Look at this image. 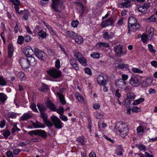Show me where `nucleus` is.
Segmentation results:
<instances>
[{
  "label": "nucleus",
  "mask_w": 157,
  "mask_h": 157,
  "mask_svg": "<svg viewBox=\"0 0 157 157\" xmlns=\"http://www.w3.org/2000/svg\"><path fill=\"white\" fill-rule=\"evenodd\" d=\"M59 117L62 121H67L68 120L67 117L63 114H61L59 116Z\"/></svg>",
  "instance_id": "69168bd1"
},
{
  "label": "nucleus",
  "mask_w": 157,
  "mask_h": 157,
  "mask_svg": "<svg viewBox=\"0 0 157 157\" xmlns=\"http://www.w3.org/2000/svg\"><path fill=\"white\" fill-rule=\"evenodd\" d=\"M156 15H153L151 16L150 17L148 18L147 19L150 22H155L157 21V19H156Z\"/></svg>",
  "instance_id": "37998d69"
},
{
  "label": "nucleus",
  "mask_w": 157,
  "mask_h": 157,
  "mask_svg": "<svg viewBox=\"0 0 157 157\" xmlns=\"http://www.w3.org/2000/svg\"><path fill=\"white\" fill-rule=\"evenodd\" d=\"M78 24V21L77 20L73 21L71 23V25L74 27H77Z\"/></svg>",
  "instance_id": "0e129e2a"
},
{
  "label": "nucleus",
  "mask_w": 157,
  "mask_h": 157,
  "mask_svg": "<svg viewBox=\"0 0 157 157\" xmlns=\"http://www.w3.org/2000/svg\"><path fill=\"white\" fill-rule=\"evenodd\" d=\"M18 76L20 80L24 81L25 80V74L21 72H20L19 73Z\"/></svg>",
  "instance_id": "a19ab883"
},
{
  "label": "nucleus",
  "mask_w": 157,
  "mask_h": 157,
  "mask_svg": "<svg viewBox=\"0 0 157 157\" xmlns=\"http://www.w3.org/2000/svg\"><path fill=\"white\" fill-rule=\"evenodd\" d=\"M37 130H35L29 131L28 133L31 136H33L34 135H37Z\"/></svg>",
  "instance_id": "6e6d98bb"
},
{
  "label": "nucleus",
  "mask_w": 157,
  "mask_h": 157,
  "mask_svg": "<svg viewBox=\"0 0 157 157\" xmlns=\"http://www.w3.org/2000/svg\"><path fill=\"white\" fill-rule=\"evenodd\" d=\"M76 34V33L72 31H68L66 32L67 35L73 39L75 38Z\"/></svg>",
  "instance_id": "c9c22d12"
},
{
  "label": "nucleus",
  "mask_w": 157,
  "mask_h": 157,
  "mask_svg": "<svg viewBox=\"0 0 157 157\" xmlns=\"http://www.w3.org/2000/svg\"><path fill=\"white\" fill-rule=\"evenodd\" d=\"M114 33L110 32L109 33L105 32L103 33V37L105 40H110L112 39L114 36Z\"/></svg>",
  "instance_id": "f8f14e48"
},
{
  "label": "nucleus",
  "mask_w": 157,
  "mask_h": 157,
  "mask_svg": "<svg viewBox=\"0 0 157 157\" xmlns=\"http://www.w3.org/2000/svg\"><path fill=\"white\" fill-rule=\"evenodd\" d=\"M24 40V38L22 36H19L18 37L17 42L19 44H22Z\"/></svg>",
  "instance_id": "603ef678"
},
{
  "label": "nucleus",
  "mask_w": 157,
  "mask_h": 157,
  "mask_svg": "<svg viewBox=\"0 0 157 157\" xmlns=\"http://www.w3.org/2000/svg\"><path fill=\"white\" fill-rule=\"evenodd\" d=\"M2 135L6 138L10 134V131L8 130H4L2 131Z\"/></svg>",
  "instance_id": "ea45409f"
},
{
  "label": "nucleus",
  "mask_w": 157,
  "mask_h": 157,
  "mask_svg": "<svg viewBox=\"0 0 157 157\" xmlns=\"http://www.w3.org/2000/svg\"><path fill=\"white\" fill-rule=\"evenodd\" d=\"M79 63L82 66H86L87 65V64L86 63V60L84 58H83L82 59H81L78 61Z\"/></svg>",
  "instance_id": "c03bdc74"
},
{
  "label": "nucleus",
  "mask_w": 157,
  "mask_h": 157,
  "mask_svg": "<svg viewBox=\"0 0 157 157\" xmlns=\"http://www.w3.org/2000/svg\"><path fill=\"white\" fill-rule=\"evenodd\" d=\"M75 97L80 102H83L84 101V98L83 97L78 93H76L75 94Z\"/></svg>",
  "instance_id": "e433bc0d"
},
{
  "label": "nucleus",
  "mask_w": 157,
  "mask_h": 157,
  "mask_svg": "<svg viewBox=\"0 0 157 157\" xmlns=\"http://www.w3.org/2000/svg\"><path fill=\"white\" fill-rule=\"evenodd\" d=\"M46 105L47 107L52 111H56V108L55 105L50 100H48L46 102Z\"/></svg>",
  "instance_id": "4468645a"
},
{
  "label": "nucleus",
  "mask_w": 157,
  "mask_h": 157,
  "mask_svg": "<svg viewBox=\"0 0 157 157\" xmlns=\"http://www.w3.org/2000/svg\"><path fill=\"white\" fill-rule=\"evenodd\" d=\"M97 45L100 48L103 47L106 48H108L109 49H110L109 45V44L107 43L101 42L98 43Z\"/></svg>",
  "instance_id": "c85d7f7f"
},
{
  "label": "nucleus",
  "mask_w": 157,
  "mask_h": 157,
  "mask_svg": "<svg viewBox=\"0 0 157 157\" xmlns=\"http://www.w3.org/2000/svg\"><path fill=\"white\" fill-rule=\"evenodd\" d=\"M47 52L50 56H53L55 55V52L54 50L51 48H47Z\"/></svg>",
  "instance_id": "58836bf2"
},
{
  "label": "nucleus",
  "mask_w": 157,
  "mask_h": 157,
  "mask_svg": "<svg viewBox=\"0 0 157 157\" xmlns=\"http://www.w3.org/2000/svg\"><path fill=\"white\" fill-rule=\"evenodd\" d=\"M30 108L35 112H38V111L36 108V104L33 103L31 104L30 105Z\"/></svg>",
  "instance_id": "bf43d9fd"
},
{
  "label": "nucleus",
  "mask_w": 157,
  "mask_h": 157,
  "mask_svg": "<svg viewBox=\"0 0 157 157\" xmlns=\"http://www.w3.org/2000/svg\"><path fill=\"white\" fill-rule=\"evenodd\" d=\"M37 135L45 138L46 137L47 135L46 132L45 131L38 129L37 130Z\"/></svg>",
  "instance_id": "bb28decb"
},
{
  "label": "nucleus",
  "mask_w": 157,
  "mask_h": 157,
  "mask_svg": "<svg viewBox=\"0 0 157 157\" xmlns=\"http://www.w3.org/2000/svg\"><path fill=\"white\" fill-rule=\"evenodd\" d=\"M108 78L106 75H100L97 78V82L100 85L105 86L108 82Z\"/></svg>",
  "instance_id": "39448f33"
},
{
  "label": "nucleus",
  "mask_w": 157,
  "mask_h": 157,
  "mask_svg": "<svg viewBox=\"0 0 157 157\" xmlns=\"http://www.w3.org/2000/svg\"><path fill=\"white\" fill-rule=\"evenodd\" d=\"M114 51L115 52L116 54L118 56H121L124 55H125L126 52H123L122 50V46L121 45H118L115 46L114 47Z\"/></svg>",
  "instance_id": "0eeeda50"
},
{
  "label": "nucleus",
  "mask_w": 157,
  "mask_h": 157,
  "mask_svg": "<svg viewBox=\"0 0 157 157\" xmlns=\"http://www.w3.org/2000/svg\"><path fill=\"white\" fill-rule=\"evenodd\" d=\"M48 86L43 83L41 87L39 89V90L42 92H46L48 91Z\"/></svg>",
  "instance_id": "72a5a7b5"
},
{
  "label": "nucleus",
  "mask_w": 157,
  "mask_h": 157,
  "mask_svg": "<svg viewBox=\"0 0 157 157\" xmlns=\"http://www.w3.org/2000/svg\"><path fill=\"white\" fill-rule=\"evenodd\" d=\"M33 49L35 55L38 59L44 61L46 60L47 55L44 52L35 47H33Z\"/></svg>",
  "instance_id": "f257e3e1"
},
{
  "label": "nucleus",
  "mask_w": 157,
  "mask_h": 157,
  "mask_svg": "<svg viewBox=\"0 0 157 157\" xmlns=\"http://www.w3.org/2000/svg\"><path fill=\"white\" fill-rule=\"evenodd\" d=\"M37 105L40 113L44 112L47 110V108L44 104L38 103Z\"/></svg>",
  "instance_id": "2eb2a0df"
},
{
  "label": "nucleus",
  "mask_w": 157,
  "mask_h": 157,
  "mask_svg": "<svg viewBox=\"0 0 157 157\" xmlns=\"http://www.w3.org/2000/svg\"><path fill=\"white\" fill-rule=\"evenodd\" d=\"M32 124L35 128H44V125L37 121H36L35 122H32Z\"/></svg>",
  "instance_id": "b1692460"
},
{
  "label": "nucleus",
  "mask_w": 157,
  "mask_h": 157,
  "mask_svg": "<svg viewBox=\"0 0 157 157\" xmlns=\"http://www.w3.org/2000/svg\"><path fill=\"white\" fill-rule=\"evenodd\" d=\"M125 2L120 3V5L121 7L128 8L131 6L130 1V0H124Z\"/></svg>",
  "instance_id": "a878e982"
},
{
  "label": "nucleus",
  "mask_w": 157,
  "mask_h": 157,
  "mask_svg": "<svg viewBox=\"0 0 157 157\" xmlns=\"http://www.w3.org/2000/svg\"><path fill=\"white\" fill-rule=\"evenodd\" d=\"M7 115L9 117L11 118H15L16 117V114L14 112H9Z\"/></svg>",
  "instance_id": "a18cd8bd"
},
{
  "label": "nucleus",
  "mask_w": 157,
  "mask_h": 157,
  "mask_svg": "<svg viewBox=\"0 0 157 157\" xmlns=\"http://www.w3.org/2000/svg\"><path fill=\"white\" fill-rule=\"evenodd\" d=\"M117 149V151L119 150L117 152V155L121 156L123 154V150L122 146L120 145L118 146Z\"/></svg>",
  "instance_id": "4c0bfd02"
},
{
  "label": "nucleus",
  "mask_w": 157,
  "mask_h": 157,
  "mask_svg": "<svg viewBox=\"0 0 157 157\" xmlns=\"http://www.w3.org/2000/svg\"><path fill=\"white\" fill-rule=\"evenodd\" d=\"M152 80L149 78H146L143 81L142 83V85L143 87H145L149 86L152 82Z\"/></svg>",
  "instance_id": "4be33fe9"
},
{
  "label": "nucleus",
  "mask_w": 157,
  "mask_h": 157,
  "mask_svg": "<svg viewBox=\"0 0 157 157\" xmlns=\"http://www.w3.org/2000/svg\"><path fill=\"white\" fill-rule=\"evenodd\" d=\"M19 62L21 67L23 68H27L29 66V62H28L27 58H21Z\"/></svg>",
  "instance_id": "9d476101"
},
{
  "label": "nucleus",
  "mask_w": 157,
  "mask_h": 157,
  "mask_svg": "<svg viewBox=\"0 0 157 157\" xmlns=\"http://www.w3.org/2000/svg\"><path fill=\"white\" fill-rule=\"evenodd\" d=\"M85 72L86 73L89 75H91L92 74L91 70V69L87 67L85 68L84 69Z\"/></svg>",
  "instance_id": "e2e57ef3"
},
{
  "label": "nucleus",
  "mask_w": 157,
  "mask_h": 157,
  "mask_svg": "<svg viewBox=\"0 0 157 157\" xmlns=\"http://www.w3.org/2000/svg\"><path fill=\"white\" fill-rule=\"evenodd\" d=\"M137 24H136L135 25H128V33H130V31L134 32L137 31V28L136 26Z\"/></svg>",
  "instance_id": "a211bd4d"
},
{
  "label": "nucleus",
  "mask_w": 157,
  "mask_h": 157,
  "mask_svg": "<svg viewBox=\"0 0 157 157\" xmlns=\"http://www.w3.org/2000/svg\"><path fill=\"white\" fill-rule=\"evenodd\" d=\"M73 39L74 40L75 42L78 44H81L83 42V39L80 36H78L76 34V36Z\"/></svg>",
  "instance_id": "393cba45"
},
{
  "label": "nucleus",
  "mask_w": 157,
  "mask_h": 157,
  "mask_svg": "<svg viewBox=\"0 0 157 157\" xmlns=\"http://www.w3.org/2000/svg\"><path fill=\"white\" fill-rule=\"evenodd\" d=\"M137 20L136 18L133 16L130 17L128 19V24L131 25H135L137 24Z\"/></svg>",
  "instance_id": "f3484780"
},
{
  "label": "nucleus",
  "mask_w": 157,
  "mask_h": 157,
  "mask_svg": "<svg viewBox=\"0 0 157 157\" xmlns=\"http://www.w3.org/2000/svg\"><path fill=\"white\" fill-rule=\"evenodd\" d=\"M74 56L75 59L78 61L84 57L79 52H76Z\"/></svg>",
  "instance_id": "7c9ffc66"
},
{
  "label": "nucleus",
  "mask_w": 157,
  "mask_h": 157,
  "mask_svg": "<svg viewBox=\"0 0 157 157\" xmlns=\"http://www.w3.org/2000/svg\"><path fill=\"white\" fill-rule=\"evenodd\" d=\"M40 116L43 118L44 121L48 119V115L47 114L44 113V112L40 113Z\"/></svg>",
  "instance_id": "5fc2aeb1"
},
{
  "label": "nucleus",
  "mask_w": 157,
  "mask_h": 157,
  "mask_svg": "<svg viewBox=\"0 0 157 157\" xmlns=\"http://www.w3.org/2000/svg\"><path fill=\"white\" fill-rule=\"evenodd\" d=\"M138 148L141 151H145L146 150V147L145 146L142 144L138 145Z\"/></svg>",
  "instance_id": "13d9d810"
},
{
  "label": "nucleus",
  "mask_w": 157,
  "mask_h": 157,
  "mask_svg": "<svg viewBox=\"0 0 157 157\" xmlns=\"http://www.w3.org/2000/svg\"><path fill=\"white\" fill-rule=\"evenodd\" d=\"M141 37V40L144 43L147 44L148 40H149V37L147 34H143L142 35H140Z\"/></svg>",
  "instance_id": "c756f323"
},
{
  "label": "nucleus",
  "mask_w": 157,
  "mask_h": 157,
  "mask_svg": "<svg viewBox=\"0 0 157 157\" xmlns=\"http://www.w3.org/2000/svg\"><path fill=\"white\" fill-rule=\"evenodd\" d=\"M6 155L7 157H13V152L11 151H8L6 153Z\"/></svg>",
  "instance_id": "774afa93"
},
{
  "label": "nucleus",
  "mask_w": 157,
  "mask_h": 157,
  "mask_svg": "<svg viewBox=\"0 0 157 157\" xmlns=\"http://www.w3.org/2000/svg\"><path fill=\"white\" fill-rule=\"evenodd\" d=\"M34 52L33 47V49L31 47L26 48L23 51L24 53L27 56V58L28 56H32V55L33 53Z\"/></svg>",
  "instance_id": "ddd939ff"
},
{
  "label": "nucleus",
  "mask_w": 157,
  "mask_h": 157,
  "mask_svg": "<svg viewBox=\"0 0 157 157\" xmlns=\"http://www.w3.org/2000/svg\"><path fill=\"white\" fill-rule=\"evenodd\" d=\"M22 13L25 14L26 13V15H24L22 17V19L24 20H27L28 19V15L29 12L26 11H22Z\"/></svg>",
  "instance_id": "09e8293b"
},
{
  "label": "nucleus",
  "mask_w": 157,
  "mask_h": 157,
  "mask_svg": "<svg viewBox=\"0 0 157 157\" xmlns=\"http://www.w3.org/2000/svg\"><path fill=\"white\" fill-rule=\"evenodd\" d=\"M28 60L29 62V66L31 65L34 66L36 65V62L35 58L32 56H28L27 57Z\"/></svg>",
  "instance_id": "dca6fc26"
},
{
  "label": "nucleus",
  "mask_w": 157,
  "mask_h": 157,
  "mask_svg": "<svg viewBox=\"0 0 157 157\" xmlns=\"http://www.w3.org/2000/svg\"><path fill=\"white\" fill-rule=\"evenodd\" d=\"M118 131L121 136L124 137L126 135L128 130L127 125L125 123H121L119 124L117 127Z\"/></svg>",
  "instance_id": "f03ea898"
},
{
  "label": "nucleus",
  "mask_w": 157,
  "mask_h": 157,
  "mask_svg": "<svg viewBox=\"0 0 157 157\" xmlns=\"http://www.w3.org/2000/svg\"><path fill=\"white\" fill-rule=\"evenodd\" d=\"M55 67L58 69L60 67V62L59 59H57L56 61Z\"/></svg>",
  "instance_id": "338daca9"
},
{
  "label": "nucleus",
  "mask_w": 157,
  "mask_h": 157,
  "mask_svg": "<svg viewBox=\"0 0 157 157\" xmlns=\"http://www.w3.org/2000/svg\"><path fill=\"white\" fill-rule=\"evenodd\" d=\"M6 84L7 82L5 79L2 76H0V86H4Z\"/></svg>",
  "instance_id": "79ce46f5"
},
{
  "label": "nucleus",
  "mask_w": 157,
  "mask_h": 157,
  "mask_svg": "<svg viewBox=\"0 0 157 157\" xmlns=\"http://www.w3.org/2000/svg\"><path fill=\"white\" fill-rule=\"evenodd\" d=\"M6 95L3 93H0V101L3 103H4L5 101L7 99Z\"/></svg>",
  "instance_id": "473e14b6"
},
{
  "label": "nucleus",
  "mask_w": 157,
  "mask_h": 157,
  "mask_svg": "<svg viewBox=\"0 0 157 157\" xmlns=\"http://www.w3.org/2000/svg\"><path fill=\"white\" fill-rule=\"evenodd\" d=\"M154 29L153 28H150L148 30V32L149 34L147 35L149 37V40H151L152 38L154 33Z\"/></svg>",
  "instance_id": "f704fd0d"
},
{
  "label": "nucleus",
  "mask_w": 157,
  "mask_h": 157,
  "mask_svg": "<svg viewBox=\"0 0 157 157\" xmlns=\"http://www.w3.org/2000/svg\"><path fill=\"white\" fill-rule=\"evenodd\" d=\"M43 23L48 29L50 32H52V33L55 34L54 31L52 29L51 26L49 25L45 21H43Z\"/></svg>",
  "instance_id": "8fccbe9b"
},
{
  "label": "nucleus",
  "mask_w": 157,
  "mask_h": 157,
  "mask_svg": "<svg viewBox=\"0 0 157 157\" xmlns=\"http://www.w3.org/2000/svg\"><path fill=\"white\" fill-rule=\"evenodd\" d=\"M33 117L32 113H24L22 117H21V120L22 121H25Z\"/></svg>",
  "instance_id": "5701e85b"
},
{
  "label": "nucleus",
  "mask_w": 157,
  "mask_h": 157,
  "mask_svg": "<svg viewBox=\"0 0 157 157\" xmlns=\"http://www.w3.org/2000/svg\"><path fill=\"white\" fill-rule=\"evenodd\" d=\"M13 51L14 48L13 45L12 44H9L8 46V54L9 57H12Z\"/></svg>",
  "instance_id": "6ab92c4d"
},
{
  "label": "nucleus",
  "mask_w": 157,
  "mask_h": 157,
  "mask_svg": "<svg viewBox=\"0 0 157 157\" xmlns=\"http://www.w3.org/2000/svg\"><path fill=\"white\" fill-rule=\"evenodd\" d=\"M56 111L60 115H61V114H63L64 112L63 109L61 106H60L59 108L57 110L56 109Z\"/></svg>",
  "instance_id": "4d7b16f0"
},
{
  "label": "nucleus",
  "mask_w": 157,
  "mask_h": 157,
  "mask_svg": "<svg viewBox=\"0 0 157 157\" xmlns=\"http://www.w3.org/2000/svg\"><path fill=\"white\" fill-rule=\"evenodd\" d=\"M114 23V21L112 18H109L103 20L101 23V26L102 27H105L113 25Z\"/></svg>",
  "instance_id": "1a4fd4ad"
},
{
  "label": "nucleus",
  "mask_w": 157,
  "mask_h": 157,
  "mask_svg": "<svg viewBox=\"0 0 157 157\" xmlns=\"http://www.w3.org/2000/svg\"><path fill=\"white\" fill-rule=\"evenodd\" d=\"M122 78V79L123 82L122 81V80L120 79V82H123L124 84H126V82L124 81L128 78V75L125 74H122L121 75Z\"/></svg>",
  "instance_id": "de8ad7c7"
},
{
  "label": "nucleus",
  "mask_w": 157,
  "mask_h": 157,
  "mask_svg": "<svg viewBox=\"0 0 157 157\" xmlns=\"http://www.w3.org/2000/svg\"><path fill=\"white\" fill-rule=\"evenodd\" d=\"M51 118L56 128L58 129L62 128L63 123L59 118L53 115L51 117Z\"/></svg>",
  "instance_id": "423d86ee"
},
{
  "label": "nucleus",
  "mask_w": 157,
  "mask_h": 157,
  "mask_svg": "<svg viewBox=\"0 0 157 157\" xmlns=\"http://www.w3.org/2000/svg\"><path fill=\"white\" fill-rule=\"evenodd\" d=\"M39 35L40 37L44 38L46 36V33L44 31L41 30L39 32Z\"/></svg>",
  "instance_id": "864d4df0"
},
{
  "label": "nucleus",
  "mask_w": 157,
  "mask_h": 157,
  "mask_svg": "<svg viewBox=\"0 0 157 157\" xmlns=\"http://www.w3.org/2000/svg\"><path fill=\"white\" fill-rule=\"evenodd\" d=\"M52 8L56 12H59L61 9L63 5L62 0H52Z\"/></svg>",
  "instance_id": "7ed1b4c3"
},
{
  "label": "nucleus",
  "mask_w": 157,
  "mask_h": 157,
  "mask_svg": "<svg viewBox=\"0 0 157 157\" xmlns=\"http://www.w3.org/2000/svg\"><path fill=\"white\" fill-rule=\"evenodd\" d=\"M91 57L94 59H98L100 57L99 53L97 52H94L90 54Z\"/></svg>",
  "instance_id": "49530a36"
},
{
  "label": "nucleus",
  "mask_w": 157,
  "mask_h": 157,
  "mask_svg": "<svg viewBox=\"0 0 157 157\" xmlns=\"http://www.w3.org/2000/svg\"><path fill=\"white\" fill-rule=\"evenodd\" d=\"M132 111L133 112H137V100H135L131 105Z\"/></svg>",
  "instance_id": "412c9836"
},
{
  "label": "nucleus",
  "mask_w": 157,
  "mask_h": 157,
  "mask_svg": "<svg viewBox=\"0 0 157 157\" xmlns=\"http://www.w3.org/2000/svg\"><path fill=\"white\" fill-rule=\"evenodd\" d=\"M145 129V128L142 125H140L138 126V135H143Z\"/></svg>",
  "instance_id": "cd10ccee"
},
{
  "label": "nucleus",
  "mask_w": 157,
  "mask_h": 157,
  "mask_svg": "<svg viewBox=\"0 0 157 157\" xmlns=\"http://www.w3.org/2000/svg\"><path fill=\"white\" fill-rule=\"evenodd\" d=\"M130 84L133 86H136L137 83V75L132 74L130 79L129 80Z\"/></svg>",
  "instance_id": "9b49d317"
},
{
  "label": "nucleus",
  "mask_w": 157,
  "mask_h": 157,
  "mask_svg": "<svg viewBox=\"0 0 157 157\" xmlns=\"http://www.w3.org/2000/svg\"><path fill=\"white\" fill-rule=\"evenodd\" d=\"M9 2H12L14 6L19 5L20 2L18 0H9Z\"/></svg>",
  "instance_id": "680f3d73"
},
{
  "label": "nucleus",
  "mask_w": 157,
  "mask_h": 157,
  "mask_svg": "<svg viewBox=\"0 0 157 157\" xmlns=\"http://www.w3.org/2000/svg\"><path fill=\"white\" fill-rule=\"evenodd\" d=\"M56 93L59 98L60 102L63 105L65 104L66 101L65 100V98L63 95L59 92H57Z\"/></svg>",
  "instance_id": "aec40b11"
},
{
  "label": "nucleus",
  "mask_w": 157,
  "mask_h": 157,
  "mask_svg": "<svg viewBox=\"0 0 157 157\" xmlns=\"http://www.w3.org/2000/svg\"><path fill=\"white\" fill-rule=\"evenodd\" d=\"M49 75L53 78H59L61 75V72L56 68L50 69L47 71Z\"/></svg>",
  "instance_id": "20e7f679"
},
{
  "label": "nucleus",
  "mask_w": 157,
  "mask_h": 157,
  "mask_svg": "<svg viewBox=\"0 0 157 157\" xmlns=\"http://www.w3.org/2000/svg\"><path fill=\"white\" fill-rule=\"evenodd\" d=\"M88 125L87 128L89 129V132L91 133V124H92V122L91 120V119L90 118H88Z\"/></svg>",
  "instance_id": "3c124183"
},
{
  "label": "nucleus",
  "mask_w": 157,
  "mask_h": 157,
  "mask_svg": "<svg viewBox=\"0 0 157 157\" xmlns=\"http://www.w3.org/2000/svg\"><path fill=\"white\" fill-rule=\"evenodd\" d=\"M138 11L143 14L145 13L147 11V9L144 6H140L138 8Z\"/></svg>",
  "instance_id": "2f4dec72"
},
{
  "label": "nucleus",
  "mask_w": 157,
  "mask_h": 157,
  "mask_svg": "<svg viewBox=\"0 0 157 157\" xmlns=\"http://www.w3.org/2000/svg\"><path fill=\"white\" fill-rule=\"evenodd\" d=\"M44 122L45 124L48 127H51L53 126V124L48 119L44 121Z\"/></svg>",
  "instance_id": "052dcab7"
},
{
  "label": "nucleus",
  "mask_w": 157,
  "mask_h": 157,
  "mask_svg": "<svg viewBox=\"0 0 157 157\" xmlns=\"http://www.w3.org/2000/svg\"><path fill=\"white\" fill-rule=\"evenodd\" d=\"M127 97L125 100V105H128L130 104V102L133 101L135 98V95L133 93L130 92L127 94Z\"/></svg>",
  "instance_id": "6e6552de"
}]
</instances>
